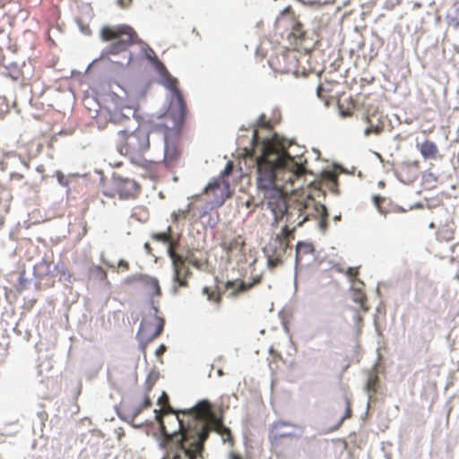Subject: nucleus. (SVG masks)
<instances>
[{"instance_id": "obj_13", "label": "nucleus", "mask_w": 459, "mask_h": 459, "mask_svg": "<svg viewBox=\"0 0 459 459\" xmlns=\"http://www.w3.org/2000/svg\"><path fill=\"white\" fill-rule=\"evenodd\" d=\"M230 185L228 182L215 180L204 189V194L211 196V202L215 205H221L229 195Z\"/></svg>"}, {"instance_id": "obj_10", "label": "nucleus", "mask_w": 459, "mask_h": 459, "mask_svg": "<svg viewBox=\"0 0 459 459\" xmlns=\"http://www.w3.org/2000/svg\"><path fill=\"white\" fill-rule=\"evenodd\" d=\"M164 325V319L157 316L153 317L152 321H143L141 323L137 338L143 352H145L149 343L161 334Z\"/></svg>"}, {"instance_id": "obj_15", "label": "nucleus", "mask_w": 459, "mask_h": 459, "mask_svg": "<svg viewBox=\"0 0 459 459\" xmlns=\"http://www.w3.org/2000/svg\"><path fill=\"white\" fill-rule=\"evenodd\" d=\"M136 281L152 298L161 296V289L157 278L149 275H140Z\"/></svg>"}, {"instance_id": "obj_3", "label": "nucleus", "mask_w": 459, "mask_h": 459, "mask_svg": "<svg viewBox=\"0 0 459 459\" xmlns=\"http://www.w3.org/2000/svg\"><path fill=\"white\" fill-rule=\"evenodd\" d=\"M116 148L120 154L127 156L132 162L148 169L152 175L157 173L158 163L144 158V154L150 149L149 133L144 128L139 126L134 131L126 129L118 131Z\"/></svg>"}, {"instance_id": "obj_45", "label": "nucleus", "mask_w": 459, "mask_h": 459, "mask_svg": "<svg viewBox=\"0 0 459 459\" xmlns=\"http://www.w3.org/2000/svg\"><path fill=\"white\" fill-rule=\"evenodd\" d=\"M4 31L3 26L0 25V34Z\"/></svg>"}, {"instance_id": "obj_22", "label": "nucleus", "mask_w": 459, "mask_h": 459, "mask_svg": "<svg viewBox=\"0 0 459 459\" xmlns=\"http://www.w3.org/2000/svg\"><path fill=\"white\" fill-rule=\"evenodd\" d=\"M352 299L354 302L360 305V307L364 312L368 311V307H367V297L361 290H355L352 294Z\"/></svg>"}, {"instance_id": "obj_21", "label": "nucleus", "mask_w": 459, "mask_h": 459, "mask_svg": "<svg viewBox=\"0 0 459 459\" xmlns=\"http://www.w3.org/2000/svg\"><path fill=\"white\" fill-rule=\"evenodd\" d=\"M158 404L161 406L162 409L160 411L155 410L156 415H162L168 412H173L174 411L173 408L169 405V396L165 392H163L162 394L160 396L158 400Z\"/></svg>"}, {"instance_id": "obj_46", "label": "nucleus", "mask_w": 459, "mask_h": 459, "mask_svg": "<svg viewBox=\"0 0 459 459\" xmlns=\"http://www.w3.org/2000/svg\"><path fill=\"white\" fill-rule=\"evenodd\" d=\"M320 91H321V86H318V92H320ZM319 94H320V93H318V95H319Z\"/></svg>"}, {"instance_id": "obj_8", "label": "nucleus", "mask_w": 459, "mask_h": 459, "mask_svg": "<svg viewBox=\"0 0 459 459\" xmlns=\"http://www.w3.org/2000/svg\"><path fill=\"white\" fill-rule=\"evenodd\" d=\"M293 238V230H290L288 225H285L279 234L270 239L269 243L264 247V253L267 257L268 266L271 269L283 264V259L290 247V242Z\"/></svg>"}, {"instance_id": "obj_27", "label": "nucleus", "mask_w": 459, "mask_h": 459, "mask_svg": "<svg viewBox=\"0 0 459 459\" xmlns=\"http://www.w3.org/2000/svg\"><path fill=\"white\" fill-rule=\"evenodd\" d=\"M344 404H345V412H344V415L341 419V423L344 420L351 417V403L349 398H347V397L345 398Z\"/></svg>"}, {"instance_id": "obj_40", "label": "nucleus", "mask_w": 459, "mask_h": 459, "mask_svg": "<svg viewBox=\"0 0 459 459\" xmlns=\"http://www.w3.org/2000/svg\"><path fill=\"white\" fill-rule=\"evenodd\" d=\"M11 178H15V179H22L23 178V176L19 173H12Z\"/></svg>"}, {"instance_id": "obj_42", "label": "nucleus", "mask_w": 459, "mask_h": 459, "mask_svg": "<svg viewBox=\"0 0 459 459\" xmlns=\"http://www.w3.org/2000/svg\"><path fill=\"white\" fill-rule=\"evenodd\" d=\"M283 60H287L290 58V55H281V56Z\"/></svg>"}, {"instance_id": "obj_2", "label": "nucleus", "mask_w": 459, "mask_h": 459, "mask_svg": "<svg viewBox=\"0 0 459 459\" xmlns=\"http://www.w3.org/2000/svg\"><path fill=\"white\" fill-rule=\"evenodd\" d=\"M196 405L189 410L156 415L166 451L164 459H195L198 426L192 420Z\"/></svg>"}, {"instance_id": "obj_33", "label": "nucleus", "mask_w": 459, "mask_h": 459, "mask_svg": "<svg viewBox=\"0 0 459 459\" xmlns=\"http://www.w3.org/2000/svg\"><path fill=\"white\" fill-rule=\"evenodd\" d=\"M8 111V105L4 100L0 98V117H2Z\"/></svg>"}, {"instance_id": "obj_38", "label": "nucleus", "mask_w": 459, "mask_h": 459, "mask_svg": "<svg viewBox=\"0 0 459 459\" xmlns=\"http://www.w3.org/2000/svg\"><path fill=\"white\" fill-rule=\"evenodd\" d=\"M229 459H243L238 454L235 452H230L229 454Z\"/></svg>"}, {"instance_id": "obj_43", "label": "nucleus", "mask_w": 459, "mask_h": 459, "mask_svg": "<svg viewBox=\"0 0 459 459\" xmlns=\"http://www.w3.org/2000/svg\"><path fill=\"white\" fill-rule=\"evenodd\" d=\"M152 54H153V55H155L153 52H152ZM155 56H153V57H152V55H150V56H149L150 59L152 60V64H153V65H154V61H153V59H154V57H155Z\"/></svg>"}, {"instance_id": "obj_24", "label": "nucleus", "mask_w": 459, "mask_h": 459, "mask_svg": "<svg viewBox=\"0 0 459 459\" xmlns=\"http://www.w3.org/2000/svg\"><path fill=\"white\" fill-rule=\"evenodd\" d=\"M130 120L129 117L122 114L120 111H114L110 115V121L114 124L126 125Z\"/></svg>"}, {"instance_id": "obj_30", "label": "nucleus", "mask_w": 459, "mask_h": 459, "mask_svg": "<svg viewBox=\"0 0 459 459\" xmlns=\"http://www.w3.org/2000/svg\"><path fill=\"white\" fill-rule=\"evenodd\" d=\"M257 126L259 127H263V128H265V129H271L270 122L266 120V117H265L264 115H261L259 117V119L257 121Z\"/></svg>"}, {"instance_id": "obj_44", "label": "nucleus", "mask_w": 459, "mask_h": 459, "mask_svg": "<svg viewBox=\"0 0 459 459\" xmlns=\"http://www.w3.org/2000/svg\"><path fill=\"white\" fill-rule=\"evenodd\" d=\"M58 180H59L60 183H62V181H63V176L62 175L58 176Z\"/></svg>"}, {"instance_id": "obj_9", "label": "nucleus", "mask_w": 459, "mask_h": 459, "mask_svg": "<svg viewBox=\"0 0 459 459\" xmlns=\"http://www.w3.org/2000/svg\"><path fill=\"white\" fill-rule=\"evenodd\" d=\"M140 191L141 186L135 180L116 176L112 178V189L105 190L104 195L110 197L117 195L120 199H134Z\"/></svg>"}, {"instance_id": "obj_37", "label": "nucleus", "mask_w": 459, "mask_h": 459, "mask_svg": "<svg viewBox=\"0 0 459 459\" xmlns=\"http://www.w3.org/2000/svg\"><path fill=\"white\" fill-rule=\"evenodd\" d=\"M295 67H296L295 65H293V66L285 65L283 67H277L276 69H278L281 73H290V72H294Z\"/></svg>"}, {"instance_id": "obj_35", "label": "nucleus", "mask_w": 459, "mask_h": 459, "mask_svg": "<svg viewBox=\"0 0 459 459\" xmlns=\"http://www.w3.org/2000/svg\"><path fill=\"white\" fill-rule=\"evenodd\" d=\"M166 351H167V347H166V345H164V344H160V345L158 347V349L156 350L155 354H156V356H157V357H159V358H160V357H161V356L164 354V352H165Z\"/></svg>"}, {"instance_id": "obj_23", "label": "nucleus", "mask_w": 459, "mask_h": 459, "mask_svg": "<svg viewBox=\"0 0 459 459\" xmlns=\"http://www.w3.org/2000/svg\"><path fill=\"white\" fill-rule=\"evenodd\" d=\"M203 292L207 296V299L210 301L215 302L216 304L221 303V294L220 293V291L205 287L204 288Z\"/></svg>"}, {"instance_id": "obj_18", "label": "nucleus", "mask_w": 459, "mask_h": 459, "mask_svg": "<svg viewBox=\"0 0 459 459\" xmlns=\"http://www.w3.org/2000/svg\"><path fill=\"white\" fill-rule=\"evenodd\" d=\"M262 277L260 275H256L253 278L251 281H245L241 280H236V281H229L226 283L227 289H231L232 294L237 295L239 292L247 291L253 288L254 286L259 284L261 282Z\"/></svg>"}, {"instance_id": "obj_14", "label": "nucleus", "mask_w": 459, "mask_h": 459, "mask_svg": "<svg viewBox=\"0 0 459 459\" xmlns=\"http://www.w3.org/2000/svg\"><path fill=\"white\" fill-rule=\"evenodd\" d=\"M285 18H289L293 22L291 32L290 33L289 38H293L300 41L304 40L306 37V31L303 29V25L299 22L296 21L294 13L290 5L285 7L283 11H281V14L277 18V22H282Z\"/></svg>"}, {"instance_id": "obj_32", "label": "nucleus", "mask_w": 459, "mask_h": 459, "mask_svg": "<svg viewBox=\"0 0 459 459\" xmlns=\"http://www.w3.org/2000/svg\"><path fill=\"white\" fill-rule=\"evenodd\" d=\"M346 275L351 278V280H354L359 274L358 267H349L346 270Z\"/></svg>"}, {"instance_id": "obj_16", "label": "nucleus", "mask_w": 459, "mask_h": 459, "mask_svg": "<svg viewBox=\"0 0 459 459\" xmlns=\"http://www.w3.org/2000/svg\"><path fill=\"white\" fill-rule=\"evenodd\" d=\"M152 385H148L147 393L144 396L143 403L136 407L130 408L129 406H126L123 408L122 413H118L121 419H131L132 420L135 419L143 410L149 408L152 405V402L149 396V392L152 390Z\"/></svg>"}, {"instance_id": "obj_19", "label": "nucleus", "mask_w": 459, "mask_h": 459, "mask_svg": "<svg viewBox=\"0 0 459 459\" xmlns=\"http://www.w3.org/2000/svg\"><path fill=\"white\" fill-rule=\"evenodd\" d=\"M286 425H287V423H285V422H279V423L273 425V429H272V430L270 431V434H269V440H270L272 445H276L280 438L287 437H290L291 436V434L281 433V432L279 431L278 429L280 427L286 426Z\"/></svg>"}, {"instance_id": "obj_6", "label": "nucleus", "mask_w": 459, "mask_h": 459, "mask_svg": "<svg viewBox=\"0 0 459 459\" xmlns=\"http://www.w3.org/2000/svg\"><path fill=\"white\" fill-rule=\"evenodd\" d=\"M100 37L104 42H110L106 48V55H118L138 42L136 31L129 25L104 26Z\"/></svg>"}, {"instance_id": "obj_12", "label": "nucleus", "mask_w": 459, "mask_h": 459, "mask_svg": "<svg viewBox=\"0 0 459 459\" xmlns=\"http://www.w3.org/2000/svg\"><path fill=\"white\" fill-rule=\"evenodd\" d=\"M168 253L173 264L174 282L178 283L179 287H187V279L191 275V272L186 264V260L176 252L172 245L168 248Z\"/></svg>"}, {"instance_id": "obj_41", "label": "nucleus", "mask_w": 459, "mask_h": 459, "mask_svg": "<svg viewBox=\"0 0 459 459\" xmlns=\"http://www.w3.org/2000/svg\"><path fill=\"white\" fill-rule=\"evenodd\" d=\"M413 167H414V169H415V171L417 172V171H418V169H420V163H419V161H415V162L413 163Z\"/></svg>"}, {"instance_id": "obj_25", "label": "nucleus", "mask_w": 459, "mask_h": 459, "mask_svg": "<svg viewBox=\"0 0 459 459\" xmlns=\"http://www.w3.org/2000/svg\"><path fill=\"white\" fill-rule=\"evenodd\" d=\"M153 238L163 243H169V245H172L173 247L175 248L176 243L170 240V235L169 232L155 233L153 235ZM169 247L170 246H169Z\"/></svg>"}, {"instance_id": "obj_47", "label": "nucleus", "mask_w": 459, "mask_h": 459, "mask_svg": "<svg viewBox=\"0 0 459 459\" xmlns=\"http://www.w3.org/2000/svg\"><path fill=\"white\" fill-rule=\"evenodd\" d=\"M375 200L377 202L379 200V197L376 196Z\"/></svg>"}, {"instance_id": "obj_31", "label": "nucleus", "mask_w": 459, "mask_h": 459, "mask_svg": "<svg viewBox=\"0 0 459 459\" xmlns=\"http://www.w3.org/2000/svg\"><path fill=\"white\" fill-rule=\"evenodd\" d=\"M323 208V212H322V218H321V221H320V228L325 230L326 229V226H327V211H326V208L325 206L322 207Z\"/></svg>"}, {"instance_id": "obj_4", "label": "nucleus", "mask_w": 459, "mask_h": 459, "mask_svg": "<svg viewBox=\"0 0 459 459\" xmlns=\"http://www.w3.org/2000/svg\"><path fill=\"white\" fill-rule=\"evenodd\" d=\"M192 420L198 426L195 459L201 456L204 449V442L207 439L209 433L213 430L221 436L224 442H233L230 429L224 426L222 419L216 416L212 411L208 401H201L196 404L195 412L191 414Z\"/></svg>"}, {"instance_id": "obj_1", "label": "nucleus", "mask_w": 459, "mask_h": 459, "mask_svg": "<svg viewBox=\"0 0 459 459\" xmlns=\"http://www.w3.org/2000/svg\"><path fill=\"white\" fill-rule=\"evenodd\" d=\"M247 155L256 160V184L263 194V202L273 212L274 223L283 218L294 231L307 220V205L297 203L288 205L287 195L295 191V182L306 173L302 164L291 157L276 138L261 140L257 129L253 132L251 149Z\"/></svg>"}, {"instance_id": "obj_28", "label": "nucleus", "mask_w": 459, "mask_h": 459, "mask_svg": "<svg viewBox=\"0 0 459 459\" xmlns=\"http://www.w3.org/2000/svg\"><path fill=\"white\" fill-rule=\"evenodd\" d=\"M383 131V126H370L365 129V135L368 136L371 134H379Z\"/></svg>"}, {"instance_id": "obj_11", "label": "nucleus", "mask_w": 459, "mask_h": 459, "mask_svg": "<svg viewBox=\"0 0 459 459\" xmlns=\"http://www.w3.org/2000/svg\"><path fill=\"white\" fill-rule=\"evenodd\" d=\"M245 239L231 230L223 231L220 237L219 246L225 252L229 259L241 255L244 252Z\"/></svg>"}, {"instance_id": "obj_7", "label": "nucleus", "mask_w": 459, "mask_h": 459, "mask_svg": "<svg viewBox=\"0 0 459 459\" xmlns=\"http://www.w3.org/2000/svg\"><path fill=\"white\" fill-rule=\"evenodd\" d=\"M153 61L154 66L160 76V84L168 89L173 96L169 108L163 116L177 117L181 115L182 117H186V104L182 92L178 87V80L169 73L164 64L160 62L157 56L154 57Z\"/></svg>"}, {"instance_id": "obj_39", "label": "nucleus", "mask_w": 459, "mask_h": 459, "mask_svg": "<svg viewBox=\"0 0 459 459\" xmlns=\"http://www.w3.org/2000/svg\"><path fill=\"white\" fill-rule=\"evenodd\" d=\"M409 169V165L407 164H403L401 166L400 169H399V174H400V177H403V172Z\"/></svg>"}, {"instance_id": "obj_34", "label": "nucleus", "mask_w": 459, "mask_h": 459, "mask_svg": "<svg viewBox=\"0 0 459 459\" xmlns=\"http://www.w3.org/2000/svg\"><path fill=\"white\" fill-rule=\"evenodd\" d=\"M232 170H233V164H232L231 161H229L226 164V167H225L224 170L221 172V175L223 177H227V176L231 174Z\"/></svg>"}, {"instance_id": "obj_26", "label": "nucleus", "mask_w": 459, "mask_h": 459, "mask_svg": "<svg viewBox=\"0 0 459 459\" xmlns=\"http://www.w3.org/2000/svg\"><path fill=\"white\" fill-rule=\"evenodd\" d=\"M378 377L377 375L370 376L367 382V390L371 393H376L377 389Z\"/></svg>"}, {"instance_id": "obj_29", "label": "nucleus", "mask_w": 459, "mask_h": 459, "mask_svg": "<svg viewBox=\"0 0 459 459\" xmlns=\"http://www.w3.org/2000/svg\"><path fill=\"white\" fill-rule=\"evenodd\" d=\"M322 176L325 179L331 181V182H336L337 181V175L330 170H325L322 173Z\"/></svg>"}, {"instance_id": "obj_36", "label": "nucleus", "mask_w": 459, "mask_h": 459, "mask_svg": "<svg viewBox=\"0 0 459 459\" xmlns=\"http://www.w3.org/2000/svg\"><path fill=\"white\" fill-rule=\"evenodd\" d=\"M133 0H117V4L122 8H127L132 4Z\"/></svg>"}, {"instance_id": "obj_17", "label": "nucleus", "mask_w": 459, "mask_h": 459, "mask_svg": "<svg viewBox=\"0 0 459 459\" xmlns=\"http://www.w3.org/2000/svg\"><path fill=\"white\" fill-rule=\"evenodd\" d=\"M417 149L425 160H437L442 158L437 145L430 139H426L421 143H417Z\"/></svg>"}, {"instance_id": "obj_20", "label": "nucleus", "mask_w": 459, "mask_h": 459, "mask_svg": "<svg viewBox=\"0 0 459 459\" xmlns=\"http://www.w3.org/2000/svg\"><path fill=\"white\" fill-rule=\"evenodd\" d=\"M313 246L308 243L299 242L296 247V262L300 263L305 255L313 253Z\"/></svg>"}, {"instance_id": "obj_5", "label": "nucleus", "mask_w": 459, "mask_h": 459, "mask_svg": "<svg viewBox=\"0 0 459 459\" xmlns=\"http://www.w3.org/2000/svg\"><path fill=\"white\" fill-rule=\"evenodd\" d=\"M186 117L179 115L177 117L162 116L160 121L156 124L159 130L163 133L165 149L163 163L167 168L175 167L179 159L180 152L178 149V141L182 126Z\"/></svg>"}]
</instances>
